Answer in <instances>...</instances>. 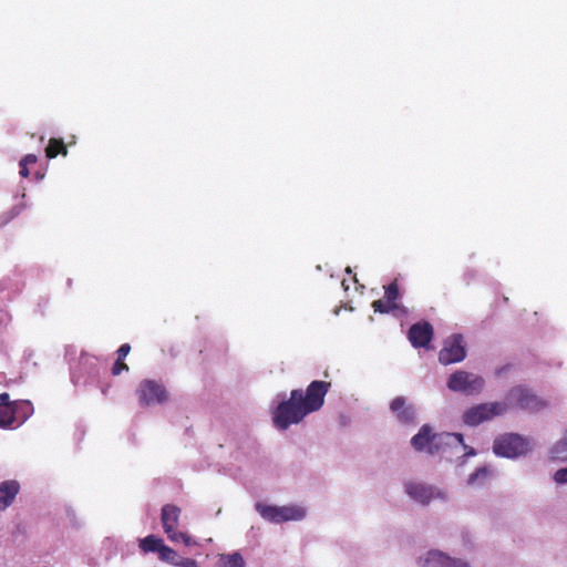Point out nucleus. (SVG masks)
<instances>
[{
  "label": "nucleus",
  "instance_id": "nucleus-28",
  "mask_svg": "<svg viewBox=\"0 0 567 567\" xmlns=\"http://www.w3.org/2000/svg\"><path fill=\"white\" fill-rule=\"evenodd\" d=\"M131 347L128 343H124L117 350L118 360H123L130 353Z\"/></svg>",
  "mask_w": 567,
  "mask_h": 567
},
{
  "label": "nucleus",
  "instance_id": "nucleus-6",
  "mask_svg": "<svg viewBox=\"0 0 567 567\" xmlns=\"http://www.w3.org/2000/svg\"><path fill=\"white\" fill-rule=\"evenodd\" d=\"M404 493L415 503L427 505L432 501H447V493L440 487L420 481H406L403 484Z\"/></svg>",
  "mask_w": 567,
  "mask_h": 567
},
{
  "label": "nucleus",
  "instance_id": "nucleus-25",
  "mask_svg": "<svg viewBox=\"0 0 567 567\" xmlns=\"http://www.w3.org/2000/svg\"><path fill=\"white\" fill-rule=\"evenodd\" d=\"M553 481L555 482L556 485L560 486V485H567V467H561V468H558L554 474H553Z\"/></svg>",
  "mask_w": 567,
  "mask_h": 567
},
{
  "label": "nucleus",
  "instance_id": "nucleus-18",
  "mask_svg": "<svg viewBox=\"0 0 567 567\" xmlns=\"http://www.w3.org/2000/svg\"><path fill=\"white\" fill-rule=\"evenodd\" d=\"M246 561L240 553L234 551L218 556L216 567H245Z\"/></svg>",
  "mask_w": 567,
  "mask_h": 567
},
{
  "label": "nucleus",
  "instance_id": "nucleus-13",
  "mask_svg": "<svg viewBox=\"0 0 567 567\" xmlns=\"http://www.w3.org/2000/svg\"><path fill=\"white\" fill-rule=\"evenodd\" d=\"M138 401L142 405L161 404L167 399L165 388L153 380H144L137 388Z\"/></svg>",
  "mask_w": 567,
  "mask_h": 567
},
{
  "label": "nucleus",
  "instance_id": "nucleus-16",
  "mask_svg": "<svg viewBox=\"0 0 567 567\" xmlns=\"http://www.w3.org/2000/svg\"><path fill=\"white\" fill-rule=\"evenodd\" d=\"M391 410L396 414L399 421L404 424L412 423L415 419V410L412 406H405L403 398H395L391 402Z\"/></svg>",
  "mask_w": 567,
  "mask_h": 567
},
{
  "label": "nucleus",
  "instance_id": "nucleus-30",
  "mask_svg": "<svg viewBox=\"0 0 567 567\" xmlns=\"http://www.w3.org/2000/svg\"><path fill=\"white\" fill-rule=\"evenodd\" d=\"M19 166H20V172L19 174L22 176V177H28L29 176V169H28V165L23 164V163H19Z\"/></svg>",
  "mask_w": 567,
  "mask_h": 567
},
{
  "label": "nucleus",
  "instance_id": "nucleus-29",
  "mask_svg": "<svg viewBox=\"0 0 567 567\" xmlns=\"http://www.w3.org/2000/svg\"><path fill=\"white\" fill-rule=\"evenodd\" d=\"M37 159L38 158L34 154H28L20 162L25 165H29V164H34L37 162Z\"/></svg>",
  "mask_w": 567,
  "mask_h": 567
},
{
  "label": "nucleus",
  "instance_id": "nucleus-2",
  "mask_svg": "<svg viewBox=\"0 0 567 567\" xmlns=\"http://www.w3.org/2000/svg\"><path fill=\"white\" fill-rule=\"evenodd\" d=\"M411 446L417 451L430 455L440 454L446 458L456 456L462 466L466 458L475 456L476 451L464 443V437L460 433L442 432L435 433L433 429L424 424L419 432L411 439Z\"/></svg>",
  "mask_w": 567,
  "mask_h": 567
},
{
  "label": "nucleus",
  "instance_id": "nucleus-14",
  "mask_svg": "<svg viewBox=\"0 0 567 567\" xmlns=\"http://www.w3.org/2000/svg\"><path fill=\"white\" fill-rule=\"evenodd\" d=\"M432 337L433 327L426 321L414 323L408 332V338L414 348H429Z\"/></svg>",
  "mask_w": 567,
  "mask_h": 567
},
{
  "label": "nucleus",
  "instance_id": "nucleus-31",
  "mask_svg": "<svg viewBox=\"0 0 567 567\" xmlns=\"http://www.w3.org/2000/svg\"><path fill=\"white\" fill-rule=\"evenodd\" d=\"M13 210H14V213H13V215L11 216V218H12L13 216H16V215H19V213H20L21 208H14Z\"/></svg>",
  "mask_w": 567,
  "mask_h": 567
},
{
  "label": "nucleus",
  "instance_id": "nucleus-10",
  "mask_svg": "<svg viewBox=\"0 0 567 567\" xmlns=\"http://www.w3.org/2000/svg\"><path fill=\"white\" fill-rule=\"evenodd\" d=\"M502 403L507 404V410L512 406H517L524 410L538 411L545 405L532 390L522 385L511 389L506 394L505 401Z\"/></svg>",
  "mask_w": 567,
  "mask_h": 567
},
{
  "label": "nucleus",
  "instance_id": "nucleus-19",
  "mask_svg": "<svg viewBox=\"0 0 567 567\" xmlns=\"http://www.w3.org/2000/svg\"><path fill=\"white\" fill-rule=\"evenodd\" d=\"M492 476V471L487 466L478 467L467 478L468 486H483Z\"/></svg>",
  "mask_w": 567,
  "mask_h": 567
},
{
  "label": "nucleus",
  "instance_id": "nucleus-22",
  "mask_svg": "<svg viewBox=\"0 0 567 567\" xmlns=\"http://www.w3.org/2000/svg\"><path fill=\"white\" fill-rule=\"evenodd\" d=\"M158 558L162 561H165L167 564H171L173 566H176L179 555L171 547L166 546L165 544L162 546V548L157 551Z\"/></svg>",
  "mask_w": 567,
  "mask_h": 567
},
{
  "label": "nucleus",
  "instance_id": "nucleus-15",
  "mask_svg": "<svg viewBox=\"0 0 567 567\" xmlns=\"http://www.w3.org/2000/svg\"><path fill=\"white\" fill-rule=\"evenodd\" d=\"M20 485L17 481H6L0 484V511L9 507L14 501Z\"/></svg>",
  "mask_w": 567,
  "mask_h": 567
},
{
  "label": "nucleus",
  "instance_id": "nucleus-3",
  "mask_svg": "<svg viewBox=\"0 0 567 567\" xmlns=\"http://www.w3.org/2000/svg\"><path fill=\"white\" fill-rule=\"evenodd\" d=\"M33 414L28 400L9 401L8 393L0 394V427L13 429L22 425Z\"/></svg>",
  "mask_w": 567,
  "mask_h": 567
},
{
  "label": "nucleus",
  "instance_id": "nucleus-17",
  "mask_svg": "<svg viewBox=\"0 0 567 567\" xmlns=\"http://www.w3.org/2000/svg\"><path fill=\"white\" fill-rule=\"evenodd\" d=\"M548 457L553 462H567V429L560 437L549 447Z\"/></svg>",
  "mask_w": 567,
  "mask_h": 567
},
{
  "label": "nucleus",
  "instance_id": "nucleus-7",
  "mask_svg": "<svg viewBox=\"0 0 567 567\" xmlns=\"http://www.w3.org/2000/svg\"><path fill=\"white\" fill-rule=\"evenodd\" d=\"M507 412V404L502 402H486L467 409L462 416L463 422L468 426H477L483 422L491 421Z\"/></svg>",
  "mask_w": 567,
  "mask_h": 567
},
{
  "label": "nucleus",
  "instance_id": "nucleus-1",
  "mask_svg": "<svg viewBox=\"0 0 567 567\" xmlns=\"http://www.w3.org/2000/svg\"><path fill=\"white\" fill-rule=\"evenodd\" d=\"M329 388V382L312 381L305 393L302 390H292L289 399L284 394L277 395L271 408L274 425L278 430H287L290 425L301 422L308 414L318 411L324 403Z\"/></svg>",
  "mask_w": 567,
  "mask_h": 567
},
{
  "label": "nucleus",
  "instance_id": "nucleus-21",
  "mask_svg": "<svg viewBox=\"0 0 567 567\" xmlns=\"http://www.w3.org/2000/svg\"><path fill=\"white\" fill-rule=\"evenodd\" d=\"M59 153L62 154L63 156H65L68 154V150L65 148L63 141L56 140V138H51L49 141L48 147L45 148L47 156L49 158H53Z\"/></svg>",
  "mask_w": 567,
  "mask_h": 567
},
{
  "label": "nucleus",
  "instance_id": "nucleus-4",
  "mask_svg": "<svg viewBox=\"0 0 567 567\" xmlns=\"http://www.w3.org/2000/svg\"><path fill=\"white\" fill-rule=\"evenodd\" d=\"M255 508L265 520L272 524L301 520L307 515V508L298 504L277 506L258 502Z\"/></svg>",
  "mask_w": 567,
  "mask_h": 567
},
{
  "label": "nucleus",
  "instance_id": "nucleus-23",
  "mask_svg": "<svg viewBox=\"0 0 567 567\" xmlns=\"http://www.w3.org/2000/svg\"><path fill=\"white\" fill-rule=\"evenodd\" d=\"M399 297V289L396 284H391L385 288V296L386 303L392 305L394 309H398V305L395 303L396 299Z\"/></svg>",
  "mask_w": 567,
  "mask_h": 567
},
{
  "label": "nucleus",
  "instance_id": "nucleus-5",
  "mask_svg": "<svg viewBox=\"0 0 567 567\" xmlns=\"http://www.w3.org/2000/svg\"><path fill=\"white\" fill-rule=\"evenodd\" d=\"M534 441L519 434L507 433L495 439L493 451L497 456L516 458L532 452Z\"/></svg>",
  "mask_w": 567,
  "mask_h": 567
},
{
  "label": "nucleus",
  "instance_id": "nucleus-20",
  "mask_svg": "<svg viewBox=\"0 0 567 567\" xmlns=\"http://www.w3.org/2000/svg\"><path fill=\"white\" fill-rule=\"evenodd\" d=\"M164 540L155 535H148L145 538L140 539V548L143 553H157Z\"/></svg>",
  "mask_w": 567,
  "mask_h": 567
},
{
  "label": "nucleus",
  "instance_id": "nucleus-27",
  "mask_svg": "<svg viewBox=\"0 0 567 567\" xmlns=\"http://www.w3.org/2000/svg\"><path fill=\"white\" fill-rule=\"evenodd\" d=\"M127 370H128V367L125 363H122L121 360H118V359L112 368V372L114 375H117L122 371H127Z\"/></svg>",
  "mask_w": 567,
  "mask_h": 567
},
{
  "label": "nucleus",
  "instance_id": "nucleus-12",
  "mask_svg": "<svg viewBox=\"0 0 567 567\" xmlns=\"http://www.w3.org/2000/svg\"><path fill=\"white\" fill-rule=\"evenodd\" d=\"M466 357L465 341L462 334H452L446 338L439 353V361L444 364L461 362Z\"/></svg>",
  "mask_w": 567,
  "mask_h": 567
},
{
  "label": "nucleus",
  "instance_id": "nucleus-24",
  "mask_svg": "<svg viewBox=\"0 0 567 567\" xmlns=\"http://www.w3.org/2000/svg\"><path fill=\"white\" fill-rule=\"evenodd\" d=\"M372 307L375 312L386 313L392 310H395L392 305L386 303V299H379L373 301Z\"/></svg>",
  "mask_w": 567,
  "mask_h": 567
},
{
  "label": "nucleus",
  "instance_id": "nucleus-11",
  "mask_svg": "<svg viewBox=\"0 0 567 567\" xmlns=\"http://www.w3.org/2000/svg\"><path fill=\"white\" fill-rule=\"evenodd\" d=\"M416 565L419 567H471L467 560L451 557L437 549H431L417 556Z\"/></svg>",
  "mask_w": 567,
  "mask_h": 567
},
{
  "label": "nucleus",
  "instance_id": "nucleus-8",
  "mask_svg": "<svg viewBox=\"0 0 567 567\" xmlns=\"http://www.w3.org/2000/svg\"><path fill=\"white\" fill-rule=\"evenodd\" d=\"M446 385L452 392L475 395L484 389L485 380L478 374L458 370L450 375Z\"/></svg>",
  "mask_w": 567,
  "mask_h": 567
},
{
  "label": "nucleus",
  "instance_id": "nucleus-9",
  "mask_svg": "<svg viewBox=\"0 0 567 567\" xmlns=\"http://www.w3.org/2000/svg\"><path fill=\"white\" fill-rule=\"evenodd\" d=\"M179 515L181 509L175 505L167 504L162 508L161 520L165 534L173 543L182 542L186 546L196 545V542L188 534L176 530Z\"/></svg>",
  "mask_w": 567,
  "mask_h": 567
},
{
  "label": "nucleus",
  "instance_id": "nucleus-26",
  "mask_svg": "<svg viewBox=\"0 0 567 567\" xmlns=\"http://www.w3.org/2000/svg\"><path fill=\"white\" fill-rule=\"evenodd\" d=\"M176 567H199V565L193 558H184L179 556Z\"/></svg>",
  "mask_w": 567,
  "mask_h": 567
}]
</instances>
